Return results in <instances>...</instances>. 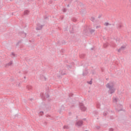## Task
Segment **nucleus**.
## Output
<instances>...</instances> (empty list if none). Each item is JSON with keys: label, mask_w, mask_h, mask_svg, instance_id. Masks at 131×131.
Listing matches in <instances>:
<instances>
[{"label": "nucleus", "mask_w": 131, "mask_h": 131, "mask_svg": "<svg viewBox=\"0 0 131 131\" xmlns=\"http://www.w3.org/2000/svg\"><path fill=\"white\" fill-rule=\"evenodd\" d=\"M124 49H125V47L121 46V47L119 49H118V52L119 53H120V52H121V51H124Z\"/></svg>", "instance_id": "obj_4"}, {"label": "nucleus", "mask_w": 131, "mask_h": 131, "mask_svg": "<svg viewBox=\"0 0 131 131\" xmlns=\"http://www.w3.org/2000/svg\"><path fill=\"white\" fill-rule=\"evenodd\" d=\"M69 128L70 127H69L68 125H65L63 126V128L66 129H69Z\"/></svg>", "instance_id": "obj_11"}, {"label": "nucleus", "mask_w": 131, "mask_h": 131, "mask_svg": "<svg viewBox=\"0 0 131 131\" xmlns=\"http://www.w3.org/2000/svg\"><path fill=\"white\" fill-rule=\"evenodd\" d=\"M72 21H73L74 22H76L77 19L75 18H72Z\"/></svg>", "instance_id": "obj_20"}, {"label": "nucleus", "mask_w": 131, "mask_h": 131, "mask_svg": "<svg viewBox=\"0 0 131 131\" xmlns=\"http://www.w3.org/2000/svg\"><path fill=\"white\" fill-rule=\"evenodd\" d=\"M88 71H85V72H83V76H85V75H87V74H88Z\"/></svg>", "instance_id": "obj_12"}, {"label": "nucleus", "mask_w": 131, "mask_h": 131, "mask_svg": "<svg viewBox=\"0 0 131 131\" xmlns=\"http://www.w3.org/2000/svg\"><path fill=\"white\" fill-rule=\"evenodd\" d=\"M98 108H100V106H97Z\"/></svg>", "instance_id": "obj_33"}, {"label": "nucleus", "mask_w": 131, "mask_h": 131, "mask_svg": "<svg viewBox=\"0 0 131 131\" xmlns=\"http://www.w3.org/2000/svg\"><path fill=\"white\" fill-rule=\"evenodd\" d=\"M42 25H41V26H40L39 27H37V28H36V30H37V31H38V30H41V29H42Z\"/></svg>", "instance_id": "obj_6"}, {"label": "nucleus", "mask_w": 131, "mask_h": 131, "mask_svg": "<svg viewBox=\"0 0 131 131\" xmlns=\"http://www.w3.org/2000/svg\"><path fill=\"white\" fill-rule=\"evenodd\" d=\"M101 17H102V15H99L98 16V18H100Z\"/></svg>", "instance_id": "obj_28"}, {"label": "nucleus", "mask_w": 131, "mask_h": 131, "mask_svg": "<svg viewBox=\"0 0 131 131\" xmlns=\"http://www.w3.org/2000/svg\"><path fill=\"white\" fill-rule=\"evenodd\" d=\"M122 110V108L120 109V110H117L118 112H119V111H121Z\"/></svg>", "instance_id": "obj_27"}, {"label": "nucleus", "mask_w": 131, "mask_h": 131, "mask_svg": "<svg viewBox=\"0 0 131 131\" xmlns=\"http://www.w3.org/2000/svg\"><path fill=\"white\" fill-rule=\"evenodd\" d=\"M121 106V107H122V105H120Z\"/></svg>", "instance_id": "obj_38"}, {"label": "nucleus", "mask_w": 131, "mask_h": 131, "mask_svg": "<svg viewBox=\"0 0 131 131\" xmlns=\"http://www.w3.org/2000/svg\"><path fill=\"white\" fill-rule=\"evenodd\" d=\"M16 86H20V83L16 84Z\"/></svg>", "instance_id": "obj_25"}, {"label": "nucleus", "mask_w": 131, "mask_h": 131, "mask_svg": "<svg viewBox=\"0 0 131 131\" xmlns=\"http://www.w3.org/2000/svg\"><path fill=\"white\" fill-rule=\"evenodd\" d=\"M63 12H66V11H67V9H66V8L63 9Z\"/></svg>", "instance_id": "obj_24"}, {"label": "nucleus", "mask_w": 131, "mask_h": 131, "mask_svg": "<svg viewBox=\"0 0 131 131\" xmlns=\"http://www.w3.org/2000/svg\"><path fill=\"white\" fill-rule=\"evenodd\" d=\"M68 7H69V5H68Z\"/></svg>", "instance_id": "obj_36"}, {"label": "nucleus", "mask_w": 131, "mask_h": 131, "mask_svg": "<svg viewBox=\"0 0 131 131\" xmlns=\"http://www.w3.org/2000/svg\"><path fill=\"white\" fill-rule=\"evenodd\" d=\"M46 98H50V95H49V94H47V95H46Z\"/></svg>", "instance_id": "obj_22"}, {"label": "nucleus", "mask_w": 131, "mask_h": 131, "mask_svg": "<svg viewBox=\"0 0 131 131\" xmlns=\"http://www.w3.org/2000/svg\"><path fill=\"white\" fill-rule=\"evenodd\" d=\"M11 1H13V0H10Z\"/></svg>", "instance_id": "obj_39"}, {"label": "nucleus", "mask_w": 131, "mask_h": 131, "mask_svg": "<svg viewBox=\"0 0 131 131\" xmlns=\"http://www.w3.org/2000/svg\"><path fill=\"white\" fill-rule=\"evenodd\" d=\"M24 78H25H25H26V76H25V77H24Z\"/></svg>", "instance_id": "obj_35"}, {"label": "nucleus", "mask_w": 131, "mask_h": 131, "mask_svg": "<svg viewBox=\"0 0 131 131\" xmlns=\"http://www.w3.org/2000/svg\"><path fill=\"white\" fill-rule=\"evenodd\" d=\"M92 83H93L92 81H90L89 82V84H92Z\"/></svg>", "instance_id": "obj_26"}, {"label": "nucleus", "mask_w": 131, "mask_h": 131, "mask_svg": "<svg viewBox=\"0 0 131 131\" xmlns=\"http://www.w3.org/2000/svg\"><path fill=\"white\" fill-rule=\"evenodd\" d=\"M24 34H25V36H26V33H25Z\"/></svg>", "instance_id": "obj_34"}, {"label": "nucleus", "mask_w": 131, "mask_h": 131, "mask_svg": "<svg viewBox=\"0 0 131 131\" xmlns=\"http://www.w3.org/2000/svg\"><path fill=\"white\" fill-rule=\"evenodd\" d=\"M99 27H100V26H96V28H97V29L99 28Z\"/></svg>", "instance_id": "obj_29"}, {"label": "nucleus", "mask_w": 131, "mask_h": 131, "mask_svg": "<svg viewBox=\"0 0 131 131\" xmlns=\"http://www.w3.org/2000/svg\"><path fill=\"white\" fill-rule=\"evenodd\" d=\"M98 128H100V127H98Z\"/></svg>", "instance_id": "obj_37"}, {"label": "nucleus", "mask_w": 131, "mask_h": 131, "mask_svg": "<svg viewBox=\"0 0 131 131\" xmlns=\"http://www.w3.org/2000/svg\"><path fill=\"white\" fill-rule=\"evenodd\" d=\"M91 20L92 21V22H94V21H95V17H92Z\"/></svg>", "instance_id": "obj_18"}, {"label": "nucleus", "mask_w": 131, "mask_h": 131, "mask_svg": "<svg viewBox=\"0 0 131 131\" xmlns=\"http://www.w3.org/2000/svg\"><path fill=\"white\" fill-rule=\"evenodd\" d=\"M90 33L93 34V33H94L95 32V30L94 29H91L90 31Z\"/></svg>", "instance_id": "obj_15"}, {"label": "nucleus", "mask_w": 131, "mask_h": 131, "mask_svg": "<svg viewBox=\"0 0 131 131\" xmlns=\"http://www.w3.org/2000/svg\"><path fill=\"white\" fill-rule=\"evenodd\" d=\"M109 46V44L108 43H105L103 44L104 48H107Z\"/></svg>", "instance_id": "obj_9"}, {"label": "nucleus", "mask_w": 131, "mask_h": 131, "mask_svg": "<svg viewBox=\"0 0 131 131\" xmlns=\"http://www.w3.org/2000/svg\"><path fill=\"white\" fill-rule=\"evenodd\" d=\"M29 14V11L26 10L24 11V15H28Z\"/></svg>", "instance_id": "obj_8"}, {"label": "nucleus", "mask_w": 131, "mask_h": 131, "mask_svg": "<svg viewBox=\"0 0 131 131\" xmlns=\"http://www.w3.org/2000/svg\"><path fill=\"white\" fill-rule=\"evenodd\" d=\"M107 114V113L106 112H104L103 113V116H106Z\"/></svg>", "instance_id": "obj_21"}, {"label": "nucleus", "mask_w": 131, "mask_h": 131, "mask_svg": "<svg viewBox=\"0 0 131 131\" xmlns=\"http://www.w3.org/2000/svg\"><path fill=\"white\" fill-rule=\"evenodd\" d=\"M41 98L42 100H45V99H46V97H45V96H43V94L41 95Z\"/></svg>", "instance_id": "obj_17"}, {"label": "nucleus", "mask_w": 131, "mask_h": 131, "mask_svg": "<svg viewBox=\"0 0 131 131\" xmlns=\"http://www.w3.org/2000/svg\"><path fill=\"white\" fill-rule=\"evenodd\" d=\"M61 75H65V74H66V73L65 72H62V71H61Z\"/></svg>", "instance_id": "obj_19"}, {"label": "nucleus", "mask_w": 131, "mask_h": 131, "mask_svg": "<svg viewBox=\"0 0 131 131\" xmlns=\"http://www.w3.org/2000/svg\"><path fill=\"white\" fill-rule=\"evenodd\" d=\"M117 29H120V28L122 27V26H121V25L119 24V25L117 26Z\"/></svg>", "instance_id": "obj_16"}, {"label": "nucleus", "mask_w": 131, "mask_h": 131, "mask_svg": "<svg viewBox=\"0 0 131 131\" xmlns=\"http://www.w3.org/2000/svg\"><path fill=\"white\" fill-rule=\"evenodd\" d=\"M40 113H41V114H43V112H40Z\"/></svg>", "instance_id": "obj_30"}, {"label": "nucleus", "mask_w": 131, "mask_h": 131, "mask_svg": "<svg viewBox=\"0 0 131 131\" xmlns=\"http://www.w3.org/2000/svg\"><path fill=\"white\" fill-rule=\"evenodd\" d=\"M13 64V62L12 61L9 62L8 63L6 64V66H11Z\"/></svg>", "instance_id": "obj_10"}, {"label": "nucleus", "mask_w": 131, "mask_h": 131, "mask_svg": "<svg viewBox=\"0 0 131 131\" xmlns=\"http://www.w3.org/2000/svg\"><path fill=\"white\" fill-rule=\"evenodd\" d=\"M94 49H95L94 48H92L91 50H94Z\"/></svg>", "instance_id": "obj_31"}, {"label": "nucleus", "mask_w": 131, "mask_h": 131, "mask_svg": "<svg viewBox=\"0 0 131 131\" xmlns=\"http://www.w3.org/2000/svg\"><path fill=\"white\" fill-rule=\"evenodd\" d=\"M12 55H13V56H15V54L12 53Z\"/></svg>", "instance_id": "obj_32"}, {"label": "nucleus", "mask_w": 131, "mask_h": 131, "mask_svg": "<svg viewBox=\"0 0 131 131\" xmlns=\"http://www.w3.org/2000/svg\"><path fill=\"white\" fill-rule=\"evenodd\" d=\"M85 57V54H80V58H81L82 59L84 58Z\"/></svg>", "instance_id": "obj_7"}, {"label": "nucleus", "mask_w": 131, "mask_h": 131, "mask_svg": "<svg viewBox=\"0 0 131 131\" xmlns=\"http://www.w3.org/2000/svg\"><path fill=\"white\" fill-rule=\"evenodd\" d=\"M27 89H28V90L29 91H32V86H31V85H28V86H27Z\"/></svg>", "instance_id": "obj_5"}, {"label": "nucleus", "mask_w": 131, "mask_h": 131, "mask_svg": "<svg viewBox=\"0 0 131 131\" xmlns=\"http://www.w3.org/2000/svg\"><path fill=\"white\" fill-rule=\"evenodd\" d=\"M82 121H78L76 123V125H77V126H81L82 125Z\"/></svg>", "instance_id": "obj_3"}, {"label": "nucleus", "mask_w": 131, "mask_h": 131, "mask_svg": "<svg viewBox=\"0 0 131 131\" xmlns=\"http://www.w3.org/2000/svg\"><path fill=\"white\" fill-rule=\"evenodd\" d=\"M115 83L113 81H110L106 84V88L108 89L107 91L108 94L112 95V94H114L116 89L114 88Z\"/></svg>", "instance_id": "obj_1"}, {"label": "nucleus", "mask_w": 131, "mask_h": 131, "mask_svg": "<svg viewBox=\"0 0 131 131\" xmlns=\"http://www.w3.org/2000/svg\"><path fill=\"white\" fill-rule=\"evenodd\" d=\"M109 131H113V128H110L109 129Z\"/></svg>", "instance_id": "obj_23"}, {"label": "nucleus", "mask_w": 131, "mask_h": 131, "mask_svg": "<svg viewBox=\"0 0 131 131\" xmlns=\"http://www.w3.org/2000/svg\"><path fill=\"white\" fill-rule=\"evenodd\" d=\"M117 98H113V102H114V103H117Z\"/></svg>", "instance_id": "obj_13"}, {"label": "nucleus", "mask_w": 131, "mask_h": 131, "mask_svg": "<svg viewBox=\"0 0 131 131\" xmlns=\"http://www.w3.org/2000/svg\"><path fill=\"white\" fill-rule=\"evenodd\" d=\"M104 25H105V26H108V25L111 26V24H109L108 23L106 22L104 23Z\"/></svg>", "instance_id": "obj_14"}, {"label": "nucleus", "mask_w": 131, "mask_h": 131, "mask_svg": "<svg viewBox=\"0 0 131 131\" xmlns=\"http://www.w3.org/2000/svg\"><path fill=\"white\" fill-rule=\"evenodd\" d=\"M79 106L81 111H85V110H86V107L83 104V103H80Z\"/></svg>", "instance_id": "obj_2"}]
</instances>
